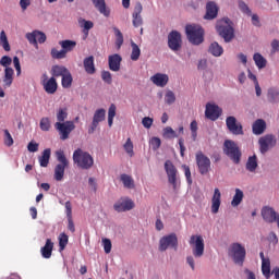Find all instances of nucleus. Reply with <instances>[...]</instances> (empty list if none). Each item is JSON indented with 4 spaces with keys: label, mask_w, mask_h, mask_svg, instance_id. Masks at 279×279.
<instances>
[{
    "label": "nucleus",
    "mask_w": 279,
    "mask_h": 279,
    "mask_svg": "<svg viewBox=\"0 0 279 279\" xmlns=\"http://www.w3.org/2000/svg\"><path fill=\"white\" fill-rule=\"evenodd\" d=\"M209 53L214 56L215 58H220V56H223V47L219 45V43H211L208 48Z\"/></svg>",
    "instance_id": "32"
},
{
    "label": "nucleus",
    "mask_w": 279,
    "mask_h": 279,
    "mask_svg": "<svg viewBox=\"0 0 279 279\" xmlns=\"http://www.w3.org/2000/svg\"><path fill=\"white\" fill-rule=\"evenodd\" d=\"M187 40L192 45H202L204 43V28L197 24H187L185 26Z\"/></svg>",
    "instance_id": "4"
},
{
    "label": "nucleus",
    "mask_w": 279,
    "mask_h": 279,
    "mask_svg": "<svg viewBox=\"0 0 279 279\" xmlns=\"http://www.w3.org/2000/svg\"><path fill=\"white\" fill-rule=\"evenodd\" d=\"M245 168H246V171L254 173V171L258 169V157H256V155L250 156L246 161Z\"/></svg>",
    "instance_id": "31"
},
{
    "label": "nucleus",
    "mask_w": 279,
    "mask_h": 279,
    "mask_svg": "<svg viewBox=\"0 0 279 279\" xmlns=\"http://www.w3.org/2000/svg\"><path fill=\"white\" fill-rule=\"evenodd\" d=\"M160 145H162L160 137H153L150 140V147L154 149V151H157V149H160Z\"/></svg>",
    "instance_id": "56"
},
{
    "label": "nucleus",
    "mask_w": 279,
    "mask_h": 279,
    "mask_svg": "<svg viewBox=\"0 0 279 279\" xmlns=\"http://www.w3.org/2000/svg\"><path fill=\"white\" fill-rule=\"evenodd\" d=\"M221 207V192L218 187L214 190V195L211 197V213L217 215L219 208Z\"/></svg>",
    "instance_id": "23"
},
{
    "label": "nucleus",
    "mask_w": 279,
    "mask_h": 279,
    "mask_svg": "<svg viewBox=\"0 0 279 279\" xmlns=\"http://www.w3.org/2000/svg\"><path fill=\"white\" fill-rule=\"evenodd\" d=\"M69 73V69L63 65H53L51 69V75L53 77H62L63 75Z\"/></svg>",
    "instance_id": "34"
},
{
    "label": "nucleus",
    "mask_w": 279,
    "mask_h": 279,
    "mask_svg": "<svg viewBox=\"0 0 279 279\" xmlns=\"http://www.w3.org/2000/svg\"><path fill=\"white\" fill-rule=\"evenodd\" d=\"M41 84L48 95H56L58 90V81H56V77L52 76L48 81H41Z\"/></svg>",
    "instance_id": "22"
},
{
    "label": "nucleus",
    "mask_w": 279,
    "mask_h": 279,
    "mask_svg": "<svg viewBox=\"0 0 279 279\" xmlns=\"http://www.w3.org/2000/svg\"><path fill=\"white\" fill-rule=\"evenodd\" d=\"M83 66L85 69V72L88 75H95V73L97 71L95 69V57L89 56V57L85 58L84 61H83Z\"/></svg>",
    "instance_id": "28"
},
{
    "label": "nucleus",
    "mask_w": 279,
    "mask_h": 279,
    "mask_svg": "<svg viewBox=\"0 0 279 279\" xmlns=\"http://www.w3.org/2000/svg\"><path fill=\"white\" fill-rule=\"evenodd\" d=\"M114 117H117V106L114 104H111L108 110V125L111 128Z\"/></svg>",
    "instance_id": "44"
},
{
    "label": "nucleus",
    "mask_w": 279,
    "mask_h": 279,
    "mask_svg": "<svg viewBox=\"0 0 279 279\" xmlns=\"http://www.w3.org/2000/svg\"><path fill=\"white\" fill-rule=\"evenodd\" d=\"M182 169L185 173L186 182H187L189 186H191V184H193V178L191 177V168L186 165H183Z\"/></svg>",
    "instance_id": "53"
},
{
    "label": "nucleus",
    "mask_w": 279,
    "mask_h": 279,
    "mask_svg": "<svg viewBox=\"0 0 279 279\" xmlns=\"http://www.w3.org/2000/svg\"><path fill=\"white\" fill-rule=\"evenodd\" d=\"M196 167L201 175H208L211 171L210 158L206 156L202 150L195 154Z\"/></svg>",
    "instance_id": "7"
},
{
    "label": "nucleus",
    "mask_w": 279,
    "mask_h": 279,
    "mask_svg": "<svg viewBox=\"0 0 279 279\" xmlns=\"http://www.w3.org/2000/svg\"><path fill=\"white\" fill-rule=\"evenodd\" d=\"M221 108L215 104L208 102L206 105V110H205V117L206 119H209V121H217L221 117Z\"/></svg>",
    "instance_id": "17"
},
{
    "label": "nucleus",
    "mask_w": 279,
    "mask_h": 279,
    "mask_svg": "<svg viewBox=\"0 0 279 279\" xmlns=\"http://www.w3.org/2000/svg\"><path fill=\"white\" fill-rule=\"evenodd\" d=\"M168 47L172 51H180L182 49V35L178 31H172L168 35Z\"/></svg>",
    "instance_id": "13"
},
{
    "label": "nucleus",
    "mask_w": 279,
    "mask_h": 279,
    "mask_svg": "<svg viewBox=\"0 0 279 279\" xmlns=\"http://www.w3.org/2000/svg\"><path fill=\"white\" fill-rule=\"evenodd\" d=\"M32 5V0H20V8L22 9L23 12L27 10Z\"/></svg>",
    "instance_id": "62"
},
{
    "label": "nucleus",
    "mask_w": 279,
    "mask_h": 279,
    "mask_svg": "<svg viewBox=\"0 0 279 279\" xmlns=\"http://www.w3.org/2000/svg\"><path fill=\"white\" fill-rule=\"evenodd\" d=\"M132 52H131V60L133 62H136L141 58V48H138V45L136 43L131 41Z\"/></svg>",
    "instance_id": "42"
},
{
    "label": "nucleus",
    "mask_w": 279,
    "mask_h": 279,
    "mask_svg": "<svg viewBox=\"0 0 279 279\" xmlns=\"http://www.w3.org/2000/svg\"><path fill=\"white\" fill-rule=\"evenodd\" d=\"M92 3L100 12L102 15H105L107 19L110 16V9L106 7V0H92Z\"/></svg>",
    "instance_id": "29"
},
{
    "label": "nucleus",
    "mask_w": 279,
    "mask_h": 279,
    "mask_svg": "<svg viewBox=\"0 0 279 279\" xmlns=\"http://www.w3.org/2000/svg\"><path fill=\"white\" fill-rule=\"evenodd\" d=\"M106 120V109H97L94 113L92 124L88 129V134H95V130L99 128V123Z\"/></svg>",
    "instance_id": "15"
},
{
    "label": "nucleus",
    "mask_w": 279,
    "mask_h": 279,
    "mask_svg": "<svg viewBox=\"0 0 279 279\" xmlns=\"http://www.w3.org/2000/svg\"><path fill=\"white\" fill-rule=\"evenodd\" d=\"M165 101L168 106L175 104V94L172 90H168L165 96Z\"/></svg>",
    "instance_id": "52"
},
{
    "label": "nucleus",
    "mask_w": 279,
    "mask_h": 279,
    "mask_svg": "<svg viewBox=\"0 0 279 279\" xmlns=\"http://www.w3.org/2000/svg\"><path fill=\"white\" fill-rule=\"evenodd\" d=\"M66 245H69V235H66V233H61L59 235V250H60V252H63V250L66 248Z\"/></svg>",
    "instance_id": "47"
},
{
    "label": "nucleus",
    "mask_w": 279,
    "mask_h": 279,
    "mask_svg": "<svg viewBox=\"0 0 279 279\" xmlns=\"http://www.w3.org/2000/svg\"><path fill=\"white\" fill-rule=\"evenodd\" d=\"M143 13V4L141 2H136L133 11V27H141L143 25V16L141 14Z\"/></svg>",
    "instance_id": "20"
},
{
    "label": "nucleus",
    "mask_w": 279,
    "mask_h": 279,
    "mask_svg": "<svg viewBox=\"0 0 279 279\" xmlns=\"http://www.w3.org/2000/svg\"><path fill=\"white\" fill-rule=\"evenodd\" d=\"M125 153L132 158L134 156V144L132 143V138H128L125 144L123 145Z\"/></svg>",
    "instance_id": "48"
},
{
    "label": "nucleus",
    "mask_w": 279,
    "mask_h": 279,
    "mask_svg": "<svg viewBox=\"0 0 279 279\" xmlns=\"http://www.w3.org/2000/svg\"><path fill=\"white\" fill-rule=\"evenodd\" d=\"M39 128L41 132H49L51 130V120L49 118L44 117L40 119Z\"/></svg>",
    "instance_id": "45"
},
{
    "label": "nucleus",
    "mask_w": 279,
    "mask_h": 279,
    "mask_svg": "<svg viewBox=\"0 0 279 279\" xmlns=\"http://www.w3.org/2000/svg\"><path fill=\"white\" fill-rule=\"evenodd\" d=\"M43 258H51L53 254V242L51 239L46 240V244L40 250Z\"/></svg>",
    "instance_id": "30"
},
{
    "label": "nucleus",
    "mask_w": 279,
    "mask_h": 279,
    "mask_svg": "<svg viewBox=\"0 0 279 279\" xmlns=\"http://www.w3.org/2000/svg\"><path fill=\"white\" fill-rule=\"evenodd\" d=\"M239 9L241 10V12L247 14L248 16L252 14V10H250V7H247L244 1L239 2Z\"/></svg>",
    "instance_id": "59"
},
{
    "label": "nucleus",
    "mask_w": 279,
    "mask_h": 279,
    "mask_svg": "<svg viewBox=\"0 0 279 279\" xmlns=\"http://www.w3.org/2000/svg\"><path fill=\"white\" fill-rule=\"evenodd\" d=\"M121 62H123V58L119 53H114L108 57L109 69L114 73L121 71Z\"/></svg>",
    "instance_id": "19"
},
{
    "label": "nucleus",
    "mask_w": 279,
    "mask_h": 279,
    "mask_svg": "<svg viewBox=\"0 0 279 279\" xmlns=\"http://www.w3.org/2000/svg\"><path fill=\"white\" fill-rule=\"evenodd\" d=\"M165 171L168 175V182L171 184L175 191L178 189V168L173 165V161L166 160L165 162Z\"/></svg>",
    "instance_id": "11"
},
{
    "label": "nucleus",
    "mask_w": 279,
    "mask_h": 279,
    "mask_svg": "<svg viewBox=\"0 0 279 279\" xmlns=\"http://www.w3.org/2000/svg\"><path fill=\"white\" fill-rule=\"evenodd\" d=\"M10 64H12V58L8 57V56H3L0 59V65L4 66L5 69H10Z\"/></svg>",
    "instance_id": "57"
},
{
    "label": "nucleus",
    "mask_w": 279,
    "mask_h": 279,
    "mask_svg": "<svg viewBox=\"0 0 279 279\" xmlns=\"http://www.w3.org/2000/svg\"><path fill=\"white\" fill-rule=\"evenodd\" d=\"M4 144L7 145V147H12L14 145V138H12V134H10V131L4 130Z\"/></svg>",
    "instance_id": "55"
},
{
    "label": "nucleus",
    "mask_w": 279,
    "mask_h": 279,
    "mask_svg": "<svg viewBox=\"0 0 279 279\" xmlns=\"http://www.w3.org/2000/svg\"><path fill=\"white\" fill-rule=\"evenodd\" d=\"M51 158V148H46L39 157L40 167H49V160Z\"/></svg>",
    "instance_id": "35"
},
{
    "label": "nucleus",
    "mask_w": 279,
    "mask_h": 279,
    "mask_svg": "<svg viewBox=\"0 0 279 279\" xmlns=\"http://www.w3.org/2000/svg\"><path fill=\"white\" fill-rule=\"evenodd\" d=\"M101 80L105 81L106 84H112V74L108 71H102Z\"/></svg>",
    "instance_id": "58"
},
{
    "label": "nucleus",
    "mask_w": 279,
    "mask_h": 279,
    "mask_svg": "<svg viewBox=\"0 0 279 279\" xmlns=\"http://www.w3.org/2000/svg\"><path fill=\"white\" fill-rule=\"evenodd\" d=\"M120 180L123 183L124 189H134V179L130 174H121Z\"/></svg>",
    "instance_id": "39"
},
{
    "label": "nucleus",
    "mask_w": 279,
    "mask_h": 279,
    "mask_svg": "<svg viewBox=\"0 0 279 279\" xmlns=\"http://www.w3.org/2000/svg\"><path fill=\"white\" fill-rule=\"evenodd\" d=\"M226 125L227 130H229V132L234 136H243L245 134L243 131V124H241V122H238L234 116L227 117Z\"/></svg>",
    "instance_id": "12"
},
{
    "label": "nucleus",
    "mask_w": 279,
    "mask_h": 279,
    "mask_svg": "<svg viewBox=\"0 0 279 279\" xmlns=\"http://www.w3.org/2000/svg\"><path fill=\"white\" fill-rule=\"evenodd\" d=\"M243 191H241V189H235V194L233 196V199L231 201V206H233V208H236V206H239L241 202H243Z\"/></svg>",
    "instance_id": "41"
},
{
    "label": "nucleus",
    "mask_w": 279,
    "mask_h": 279,
    "mask_svg": "<svg viewBox=\"0 0 279 279\" xmlns=\"http://www.w3.org/2000/svg\"><path fill=\"white\" fill-rule=\"evenodd\" d=\"M114 36H116V47L121 49L123 46V33L118 27H113Z\"/></svg>",
    "instance_id": "46"
},
{
    "label": "nucleus",
    "mask_w": 279,
    "mask_h": 279,
    "mask_svg": "<svg viewBox=\"0 0 279 279\" xmlns=\"http://www.w3.org/2000/svg\"><path fill=\"white\" fill-rule=\"evenodd\" d=\"M102 245L106 254H110V252H112V242L110 241V239H102Z\"/></svg>",
    "instance_id": "54"
},
{
    "label": "nucleus",
    "mask_w": 279,
    "mask_h": 279,
    "mask_svg": "<svg viewBox=\"0 0 279 279\" xmlns=\"http://www.w3.org/2000/svg\"><path fill=\"white\" fill-rule=\"evenodd\" d=\"M271 49H272L274 53H276V51H279V40L278 39H274L271 41Z\"/></svg>",
    "instance_id": "64"
},
{
    "label": "nucleus",
    "mask_w": 279,
    "mask_h": 279,
    "mask_svg": "<svg viewBox=\"0 0 279 279\" xmlns=\"http://www.w3.org/2000/svg\"><path fill=\"white\" fill-rule=\"evenodd\" d=\"M260 154H267L271 147H276V137L274 135H265L258 140Z\"/></svg>",
    "instance_id": "14"
},
{
    "label": "nucleus",
    "mask_w": 279,
    "mask_h": 279,
    "mask_svg": "<svg viewBox=\"0 0 279 279\" xmlns=\"http://www.w3.org/2000/svg\"><path fill=\"white\" fill-rule=\"evenodd\" d=\"M58 163L54 167V180L57 182H62L64 180V171L66 167H69V159H66V155H64V150H58L56 153Z\"/></svg>",
    "instance_id": "6"
},
{
    "label": "nucleus",
    "mask_w": 279,
    "mask_h": 279,
    "mask_svg": "<svg viewBox=\"0 0 279 279\" xmlns=\"http://www.w3.org/2000/svg\"><path fill=\"white\" fill-rule=\"evenodd\" d=\"M78 25L80 27H83V33L85 36H88V32L95 27V24L92 21H87L84 19H78Z\"/></svg>",
    "instance_id": "36"
},
{
    "label": "nucleus",
    "mask_w": 279,
    "mask_h": 279,
    "mask_svg": "<svg viewBox=\"0 0 279 279\" xmlns=\"http://www.w3.org/2000/svg\"><path fill=\"white\" fill-rule=\"evenodd\" d=\"M218 13L219 8H217V4L215 2H208L206 4V14L204 15V19L206 21H213V19H217Z\"/></svg>",
    "instance_id": "24"
},
{
    "label": "nucleus",
    "mask_w": 279,
    "mask_h": 279,
    "mask_svg": "<svg viewBox=\"0 0 279 279\" xmlns=\"http://www.w3.org/2000/svg\"><path fill=\"white\" fill-rule=\"evenodd\" d=\"M189 244L192 247V254L194 258H202V256H204V236L199 234H193L190 238Z\"/></svg>",
    "instance_id": "9"
},
{
    "label": "nucleus",
    "mask_w": 279,
    "mask_h": 279,
    "mask_svg": "<svg viewBox=\"0 0 279 279\" xmlns=\"http://www.w3.org/2000/svg\"><path fill=\"white\" fill-rule=\"evenodd\" d=\"M59 45L65 53H69V51H73L75 47H77V43L71 39L61 40L59 41Z\"/></svg>",
    "instance_id": "33"
},
{
    "label": "nucleus",
    "mask_w": 279,
    "mask_h": 279,
    "mask_svg": "<svg viewBox=\"0 0 279 279\" xmlns=\"http://www.w3.org/2000/svg\"><path fill=\"white\" fill-rule=\"evenodd\" d=\"M163 138H178V134L171 126H167L163 129Z\"/></svg>",
    "instance_id": "50"
},
{
    "label": "nucleus",
    "mask_w": 279,
    "mask_h": 279,
    "mask_svg": "<svg viewBox=\"0 0 279 279\" xmlns=\"http://www.w3.org/2000/svg\"><path fill=\"white\" fill-rule=\"evenodd\" d=\"M3 88H10L14 82V69L7 68L4 69V75L2 77Z\"/></svg>",
    "instance_id": "27"
},
{
    "label": "nucleus",
    "mask_w": 279,
    "mask_h": 279,
    "mask_svg": "<svg viewBox=\"0 0 279 279\" xmlns=\"http://www.w3.org/2000/svg\"><path fill=\"white\" fill-rule=\"evenodd\" d=\"M65 215L68 218L73 217V206L71 205L70 201L65 202Z\"/></svg>",
    "instance_id": "61"
},
{
    "label": "nucleus",
    "mask_w": 279,
    "mask_h": 279,
    "mask_svg": "<svg viewBox=\"0 0 279 279\" xmlns=\"http://www.w3.org/2000/svg\"><path fill=\"white\" fill-rule=\"evenodd\" d=\"M150 82L159 88H165L169 84V75L162 73H156L150 77Z\"/></svg>",
    "instance_id": "21"
},
{
    "label": "nucleus",
    "mask_w": 279,
    "mask_h": 279,
    "mask_svg": "<svg viewBox=\"0 0 279 279\" xmlns=\"http://www.w3.org/2000/svg\"><path fill=\"white\" fill-rule=\"evenodd\" d=\"M262 274L265 278L271 277V260L266 259L262 262Z\"/></svg>",
    "instance_id": "40"
},
{
    "label": "nucleus",
    "mask_w": 279,
    "mask_h": 279,
    "mask_svg": "<svg viewBox=\"0 0 279 279\" xmlns=\"http://www.w3.org/2000/svg\"><path fill=\"white\" fill-rule=\"evenodd\" d=\"M26 39L31 45L38 47V43L39 45L47 43V35L40 31H34L33 33L26 34Z\"/></svg>",
    "instance_id": "16"
},
{
    "label": "nucleus",
    "mask_w": 279,
    "mask_h": 279,
    "mask_svg": "<svg viewBox=\"0 0 279 279\" xmlns=\"http://www.w3.org/2000/svg\"><path fill=\"white\" fill-rule=\"evenodd\" d=\"M266 130L267 122H265L263 119H257L252 125V131L255 136H260V134H264Z\"/></svg>",
    "instance_id": "26"
},
{
    "label": "nucleus",
    "mask_w": 279,
    "mask_h": 279,
    "mask_svg": "<svg viewBox=\"0 0 279 279\" xmlns=\"http://www.w3.org/2000/svg\"><path fill=\"white\" fill-rule=\"evenodd\" d=\"M169 247L178 252V235L175 233H170L159 240V252H167Z\"/></svg>",
    "instance_id": "10"
},
{
    "label": "nucleus",
    "mask_w": 279,
    "mask_h": 279,
    "mask_svg": "<svg viewBox=\"0 0 279 279\" xmlns=\"http://www.w3.org/2000/svg\"><path fill=\"white\" fill-rule=\"evenodd\" d=\"M223 154H226L234 165H239L241 162V157L243 156L239 144L231 140L225 141Z\"/></svg>",
    "instance_id": "3"
},
{
    "label": "nucleus",
    "mask_w": 279,
    "mask_h": 279,
    "mask_svg": "<svg viewBox=\"0 0 279 279\" xmlns=\"http://www.w3.org/2000/svg\"><path fill=\"white\" fill-rule=\"evenodd\" d=\"M0 47L4 49V51H10V41H8V35H5V31H1L0 33Z\"/></svg>",
    "instance_id": "43"
},
{
    "label": "nucleus",
    "mask_w": 279,
    "mask_h": 279,
    "mask_svg": "<svg viewBox=\"0 0 279 279\" xmlns=\"http://www.w3.org/2000/svg\"><path fill=\"white\" fill-rule=\"evenodd\" d=\"M56 117L57 122L54 123V130H58L61 141H66L71 132L75 130V122L66 121V119H69V109L66 107H60L57 110Z\"/></svg>",
    "instance_id": "1"
},
{
    "label": "nucleus",
    "mask_w": 279,
    "mask_h": 279,
    "mask_svg": "<svg viewBox=\"0 0 279 279\" xmlns=\"http://www.w3.org/2000/svg\"><path fill=\"white\" fill-rule=\"evenodd\" d=\"M229 256L232 258L235 265L243 267V263H245V256H247V251L241 243L235 242L232 243L229 247Z\"/></svg>",
    "instance_id": "5"
},
{
    "label": "nucleus",
    "mask_w": 279,
    "mask_h": 279,
    "mask_svg": "<svg viewBox=\"0 0 279 279\" xmlns=\"http://www.w3.org/2000/svg\"><path fill=\"white\" fill-rule=\"evenodd\" d=\"M61 86L63 88H71V86H73V75L70 71L62 75Z\"/></svg>",
    "instance_id": "38"
},
{
    "label": "nucleus",
    "mask_w": 279,
    "mask_h": 279,
    "mask_svg": "<svg viewBox=\"0 0 279 279\" xmlns=\"http://www.w3.org/2000/svg\"><path fill=\"white\" fill-rule=\"evenodd\" d=\"M221 24L217 26V32L225 43H230L234 38V28L230 19H222Z\"/></svg>",
    "instance_id": "8"
},
{
    "label": "nucleus",
    "mask_w": 279,
    "mask_h": 279,
    "mask_svg": "<svg viewBox=\"0 0 279 279\" xmlns=\"http://www.w3.org/2000/svg\"><path fill=\"white\" fill-rule=\"evenodd\" d=\"M268 101H279V92L275 88L268 90Z\"/></svg>",
    "instance_id": "51"
},
{
    "label": "nucleus",
    "mask_w": 279,
    "mask_h": 279,
    "mask_svg": "<svg viewBox=\"0 0 279 279\" xmlns=\"http://www.w3.org/2000/svg\"><path fill=\"white\" fill-rule=\"evenodd\" d=\"M262 217L264 220L267 221V223H274V221L278 219V214H276V210H274V208L264 207L262 209Z\"/></svg>",
    "instance_id": "25"
},
{
    "label": "nucleus",
    "mask_w": 279,
    "mask_h": 279,
    "mask_svg": "<svg viewBox=\"0 0 279 279\" xmlns=\"http://www.w3.org/2000/svg\"><path fill=\"white\" fill-rule=\"evenodd\" d=\"M253 60L258 69H265L267 66V59L258 52L253 56Z\"/></svg>",
    "instance_id": "37"
},
{
    "label": "nucleus",
    "mask_w": 279,
    "mask_h": 279,
    "mask_svg": "<svg viewBox=\"0 0 279 279\" xmlns=\"http://www.w3.org/2000/svg\"><path fill=\"white\" fill-rule=\"evenodd\" d=\"M142 125H144L147 130H149V128H151V125H154V119H151L149 117L143 118Z\"/></svg>",
    "instance_id": "60"
},
{
    "label": "nucleus",
    "mask_w": 279,
    "mask_h": 279,
    "mask_svg": "<svg viewBox=\"0 0 279 279\" xmlns=\"http://www.w3.org/2000/svg\"><path fill=\"white\" fill-rule=\"evenodd\" d=\"M73 162L78 169H83L88 171V169H93V165H95V159L88 151L82 150L78 148L73 153Z\"/></svg>",
    "instance_id": "2"
},
{
    "label": "nucleus",
    "mask_w": 279,
    "mask_h": 279,
    "mask_svg": "<svg viewBox=\"0 0 279 279\" xmlns=\"http://www.w3.org/2000/svg\"><path fill=\"white\" fill-rule=\"evenodd\" d=\"M134 206V201L131 198H121L113 205V208L117 213H128V210H132Z\"/></svg>",
    "instance_id": "18"
},
{
    "label": "nucleus",
    "mask_w": 279,
    "mask_h": 279,
    "mask_svg": "<svg viewBox=\"0 0 279 279\" xmlns=\"http://www.w3.org/2000/svg\"><path fill=\"white\" fill-rule=\"evenodd\" d=\"M51 56L54 60H62V59L66 58V52L63 49L58 50L56 48H52Z\"/></svg>",
    "instance_id": "49"
},
{
    "label": "nucleus",
    "mask_w": 279,
    "mask_h": 279,
    "mask_svg": "<svg viewBox=\"0 0 279 279\" xmlns=\"http://www.w3.org/2000/svg\"><path fill=\"white\" fill-rule=\"evenodd\" d=\"M27 149H28V151H32V153L38 151V143H36V142L28 143Z\"/></svg>",
    "instance_id": "63"
}]
</instances>
